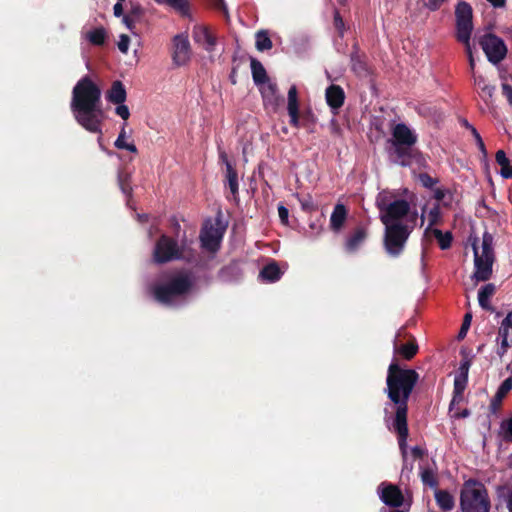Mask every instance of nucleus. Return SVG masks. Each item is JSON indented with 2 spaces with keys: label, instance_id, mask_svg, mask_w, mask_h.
<instances>
[{
  "label": "nucleus",
  "instance_id": "33",
  "mask_svg": "<svg viewBox=\"0 0 512 512\" xmlns=\"http://www.w3.org/2000/svg\"><path fill=\"white\" fill-rule=\"evenodd\" d=\"M226 180L228 187L230 189V192L234 196V198L238 195L239 190V184H238V174L236 169L233 167L232 164L227 163V169H226Z\"/></svg>",
  "mask_w": 512,
  "mask_h": 512
},
{
  "label": "nucleus",
  "instance_id": "40",
  "mask_svg": "<svg viewBox=\"0 0 512 512\" xmlns=\"http://www.w3.org/2000/svg\"><path fill=\"white\" fill-rule=\"evenodd\" d=\"M315 124L316 117L310 109L300 113V127L306 128L309 132H314Z\"/></svg>",
  "mask_w": 512,
  "mask_h": 512
},
{
  "label": "nucleus",
  "instance_id": "42",
  "mask_svg": "<svg viewBox=\"0 0 512 512\" xmlns=\"http://www.w3.org/2000/svg\"><path fill=\"white\" fill-rule=\"evenodd\" d=\"M441 220V209L440 205L437 203L435 204L429 211L428 214V221L429 226L427 229H430L432 226L437 225ZM428 230H426L427 232Z\"/></svg>",
  "mask_w": 512,
  "mask_h": 512
},
{
  "label": "nucleus",
  "instance_id": "13",
  "mask_svg": "<svg viewBox=\"0 0 512 512\" xmlns=\"http://www.w3.org/2000/svg\"><path fill=\"white\" fill-rule=\"evenodd\" d=\"M191 57V47L188 36L177 34L173 38L172 60L176 66H183L188 63Z\"/></svg>",
  "mask_w": 512,
  "mask_h": 512
},
{
  "label": "nucleus",
  "instance_id": "56",
  "mask_svg": "<svg viewBox=\"0 0 512 512\" xmlns=\"http://www.w3.org/2000/svg\"><path fill=\"white\" fill-rule=\"evenodd\" d=\"M209 2L216 10L227 14V7L224 0H209Z\"/></svg>",
  "mask_w": 512,
  "mask_h": 512
},
{
  "label": "nucleus",
  "instance_id": "50",
  "mask_svg": "<svg viewBox=\"0 0 512 512\" xmlns=\"http://www.w3.org/2000/svg\"><path fill=\"white\" fill-rule=\"evenodd\" d=\"M494 91H495V87L488 85V84H484L483 87H481V92H482L481 96L485 100V102H488V100H491Z\"/></svg>",
  "mask_w": 512,
  "mask_h": 512
},
{
  "label": "nucleus",
  "instance_id": "9",
  "mask_svg": "<svg viewBox=\"0 0 512 512\" xmlns=\"http://www.w3.org/2000/svg\"><path fill=\"white\" fill-rule=\"evenodd\" d=\"M388 153L390 159L402 167H409L413 163L426 166L424 155L414 146L391 145Z\"/></svg>",
  "mask_w": 512,
  "mask_h": 512
},
{
  "label": "nucleus",
  "instance_id": "26",
  "mask_svg": "<svg viewBox=\"0 0 512 512\" xmlns=\"http://www.w3.org/2000/svg\"><path fill=\"white\" fill-rule=\"evenodd\" d=\"M250 66L252 78L256 86L264 85L266 82L270 81L266 69L259 60L254 57H250Z\"/></svg>",
  "mask_w": 512,
  "mask_h": 512
},
{
  "label": "nucleus",
  "instance_id": "18",
  "mask_svg": "<svg viewBox=\"0 0 512 512\" xmlns=\"http://www.w3.org/2000/svg\"><path fill=\"white\" fill-rule=\"evenodd\" d=\"M380 499L384 504L392 508H399L403 505L404 496L400 488L394 484H387L383 487Z\"/></svg>",
  "mask_w": 512,
  "mask_h": 512
},
{
  "label": "nucleus",
  "instance_id": "11",
  "mask_svg": "<svg viewBox=\"0 0 512 512\" xmlns=\"http://www.w3.org/2000/svg\"><path fill=\"white\" fill-rule=\"evenodd\" d=\"M456 38L459 42H467L471 38L473 30L472 7L469 3L461 1L455 8Z\"/></svg>",
  "mask_w": 512,
  "mask_h": 512
},
{
  "label": "nucleus",
  "instance_id": "1",
  "mask_svg": "<svg viewBox=\"0 0 512 512\" xmlns=\"http://www.w3.org/2000/svg\"><path fill=\"white\" fill-rule=\"evenodd\" d=\"M418 380L419 374L414 369L403 368L396 361L388 366L385 393L396 406L393 427L398 435V444L403 455L406 454L409 435L408 401Z\"/></svg>",
  "mask_w": 512,
  "mask_h": 512
},
{
  "label": "nucleus",
  "instance_id": "2",
  "mask_svg": "<svg viewBox=\"0 0 512 512\" xmlns=\"http://www.w3.org/2000/svg\"><path fill=\"white\" fill-rule=\"evenodd\" d=\"M71 111L77 123L91 133L99 134L98 142L102 149V123L104 111L101 102V89L89 76L82 77L72 90Z\"/></svg>",
  "mask_w": 512,
  "mask_h": 512
},
{
  "label": "nucleus",
  "instance_id": "3",
  "mask_svg": "<svg viewBox=\"0 0 512 512\" xmlns=\"http://www.w3.org/2000/svg\"><path fill=\"white\" fill-rule=\"evenodd\" d=\"M418 213L413 211L405 223L384 225L383 249L391 258L400 257L417 223Z\"/></svg>",
  "mask_w": 512,
  "mask_h": 512
},
{
  "label": "nucleus",
  "instance_id": "54",
  "mask_svg": "<svg viewBox=\"0 0 512 512\" xmlns=\"http://www.w3.org/2000/svg\"><path fill=\"white\" fill-rule=\"evenodd\" d=\"M447 0H428L425 3V7L429 9L430 11H436L438 10L444 2Z\"/></svg>",
  "mask_w": 512,
  "mask_h": 512
},
{
  "label": "nucleus",
  "instance_id": "43",
  "mask_svg": "<svg viewBox=\"0 0 512 512\" xmlns=\"http://www.w3.org/2000/svg\"><path fill=\"white\" fill-rule=\"evenodd\" d=\"M417 178L422 186L428 189H432L439 182L437 178L431 177L428 173H419Z\"/></svg>",
  "mask_w": 512,
  "mask_h": 512
},
{
  "label": "nucleus",
  "instance_id": "34",
  "mask_svg": "<svg viewBox=\"0 0 512 512\" xmlns=\"http://www.w3.org/2000/svg\"><path fill=\"white\" fill-rule=\"evenodd\" d=\"M117 181L122 193L125 194L128 198H131L133 191V188L131 186V174L126 171L120 170L117 175Z\"/></svg>",
  "mask_w": 512,
  "mask_h": 512
},
{
  "label": "nucleus",
  "instance_id": "21",
  "mask_svg": "<svg viewBox=\"0 0 512 512\" xmlns=\"http://www.w3.org/2000/svg\"><path fill=\"white\" fill-rule=\"evenodd\" d=\"M368 236L367 229L364 226L356 227L346 238L344 247L348 253L356 252L366 241Z\"/></svg>",
  "mask_w": 512,
  "mask_h": 512
},
{
  "label": "nucleus",
  "instance_id": "16",
  "mask_svg": "<svg viewBox=\"0 0 512 512\" xmlns=\"http://www.w3.org/2000/svg\"><path fill=\"white\" fill-rule=\"evenodd\" d=\"M391 145L414 146L417 135L404 123L396 124L392 129V138L388 140Z\"/></svg>",
  "mask_w": 512,
  "mask_h": 512
},
{
  "label": "nucleus",
  "instance_id": "57",
  "mask_svg": "<svg viewBox=\"0 0 512 512\" xmlns=\"http://www.w3.org/2000/svg\"><path fill=\"white\" fill-rule=\"evenodd\" d=\"M137 20L134 19L131 15H124L123 16V23L126 25V27L130 30V31H133L134 28H135V22Z\"/></svg>",
  "mask_w": 512,
  "mask_h": 512
},
{
  "label": "nucleus",
  "instance_id": "63",
  "mask_svg": "<svg viewBox=\"0 0 512 512\" xmlns=\"http://www.w3.org/2000/svg\"><path fill=\"white\" fill-rule=\"evenodd\" d=\"M493 7L501 8L505 5L506 0H487Z\"/></svg>",
  "mask_w": 512,
  "mask_h": 512
},
{
  "label": "nucleus",
  "instance_id": "24",
  "mask_svg": "<svg viewBox=\"0 0 512 512\" xmlns=\"http://www.w3.org/2000/svg\"><path fill=\"white\" fill-rule=\"evenodd\" d=\"M283 272L276 261H272L265 265L259 273V278L267 283H274L281 279Z\"/></svg>",
  "mask_w": 512,
  "mask_h": 512
},
{
  "label": "nucleus",
  "instance_id": "29",
  "mask_svg": "<svg viewBox=\"0 0 512 512\" xmlns=\"http://www.w3.org/2000/svg\"><path fill=\"white\" fill-rule=\"evenodd\" d=\"M347 218V210L343 204H336L330 217V226L333 231H339Z\"/></svg>",
  "mask_w": 512,
  "mask_h": 512
},
{
  "label": "nucleus",
  "instance_id": "5",
  "mask_svg": "<svg viewBox=\"0 0 512 512\" xmlns=\"http://www.w3.org/2000/svg\"><path fill=\"white\" fill-rule=\"evenodd\" d=\"M491 502L485 485L479 480H466L460 491V509L462 512H489Z\"/></svg>",
  "mask_w": 512,
  "mask_h": 512
},
{
  "label": "nucleus",
  "instance_id": "10",
  "mask_svg": "<svg viewBox=\"0 0 512 512\" xmlns=\"http://www.w3.org/2000/svg\"><path fill=\"white\" fill-rule=\"evenodd\" d=\"M478 43L492 64H499L507 54L505 42L492 33H486L478 38Z\"/></svg>",
  "mask_w": 512,
  "mask_h": 512
},
{
  "label": "nucleus",
  "instance_id": "7",
  "mask_svg": "<svg viewBox=\"0 0 512 512\" xmlns=\"http://www.w3.org/2000/svg\"><path fill=\"white\" fill-rule=\"evenodd\" d=\"M378 209L380 210V220L383 225L395 223H405L409 219L411 212L410 204L405 199H396L386 203L384 199L378 200Z\"/></svg>",
  "mask_w": 512,
  "mask_h": 512
},
{
  "label": "nucleus",
  "instance_id": "27",
  "mask_svg": "<svg viewBox=\"0 0 512 512\" xmlns=\"http://www.w3.org/2000/svg\"><path fill=\"white\" fill-rule=\"evenodd\" d=\"M434 497L436 504L442 511L449 512L454 509L455 499L453 495L447 490L436 489L434 492Z\"/></svg>",
  "mask_w": 512,
  "mask_h": 512
},
{
  "label": "nucleus",
  "instance_id": "53",
  "mask_svg": "<svg viewBox=\"0 0 512 512\" xmlns=\"http://www.w3.org/2000/svg\"><path fill=\"white\" fill-rule=\"evenodd\" d=\"M125 126H126V124L123 125V127H122V129H121V131H120V133H119V135L117 137V139L114 142V146L117 149L122 148L125 145V143H126V141H125V137H126Z\"/></svg>",
  "mask_w": 512,
  "mask_h": 512
},
{
  "label": "nucleus",
  "instance_id": "28",
  "mask_svg": "<svg viewBox=\"0 0 512 512\" xmlns=\"http://www.w3.org/2000/svg\"><path fill=\"white\" fill-rule=\"evenodd\" d=\"M498 438L500 440V448L508 449L509 444L512 442V416L507 417L501 423Z\"/></svg>",
  "mask_w": 512,
  "mask_h": 512
},
{
  "label": "nucleus",
  "instance_id": "37",
  "mask_svg": "<svg viewBox=\"0 0 512 512\" xmlns=\"http://www.w3.org/2000/svg\"><path fill=\"white\" fill-rule=\"evenodd\" d=\"M164 2L180 15L184 17L190 15V5L188 0H164Z\"/></svg>",
  "mask_w": 512,
  "mask_h": 512
},
{
  "label": "nucleus",
  "instance_id": "23",
  "mask_svg": "<svg viewBox=\"0 0 512 512\" xmlns=\"http://www.w3.org/2000/svg\"><path fill=\"white\" fill-rule=\"evenodd\" d=\"M512 390V375L507 377L502 384L499 386L496 394L491 400L490 403V412L492 414H497L502 406L503 399L507 396V394Z\"/></svg>",
  "mask_w": 512,
  "mask_h": 512
},
{
  "label": "nucleus",
  "instance_id": "64",
  "mask_svg": "<svg viewBox=\"0 0 512 512\" xmlns=\"http://www.w3.org/2000/svg\"><path fill=\"white\" fill-rule=\"evenodd\" d=\"M506 507L509 512H512V491H508L506 495Z\"/></svg>",
  "mask_w": 512,
  "mask_h": 512
},
{
  "label": "nucleus",
  "instance_id": "25",
  "mask_svg": "<svg viewBox=\"0 0 512 512\" xmlns=\"http://www.w3.org/2000/svg\"><path fill=\"white\" fill-rule=\"evenodd\" d=\"M127 97L126 89L124 84L116 80L112 83L110 89L107 91L106 98L113 104H122L125 102Z\"/></svg>",
  "mask_w": 512,
  "mask_h": 512
},
{
  "label": "nucleus",
  "instance_id": "58",
  "mask_svg": "<svg viewBox=\"0 0 512 512\" xmlns=\"http://www.w3.org/2000/svg\"><path fill=\"white\" fill-rule=\"evenodd\" d=\"M411 453H412V456L416 459H421L425 455V451L419 446L413 447L411 449Z\"/></svg>",
  "mask_w": 512,
  "mask_h": 512
},
{
  "label": "nucleus",
  "instance_id": "49",
  "mask_svg": "<svg viewBox=\"0 0 512 512\" xmlns=\"http://www.w3.org/2000/svg\"><path fill=\"white\" fill-rule=\"evenodd\" d=\"M129 44H130V38L128 35L126 34H121L120 35V39L118 41V49L122 52V53H127L128 52V48H129Z\"/></svg>",
  "mask_w": 512,
  "mask_h": 512
},
{
  "label": "nucleus",
  "instance_id": "38",
  "mask_svg": "<svg viewBox=\"0 0 512 512\" xmlns=\"http://www.w3.org/2000/svg\"><path fill=\"white\" fill-rule=\"evenodd\" d=\"M106 31L103 27L96 28L87 34V39L93 45L101 46L106 40Z\"/></svg>",
  "mask_w": 512,
  "mask_h": 512
},
{
  "label": "nucleus",
  "instance_id": "15",
  "mask_svg": "<svg viewBox=\"0 0 512 512\" xmlns=\"http://www.w3.org/2000/svg\"><path fill=\"white\" fill-rule=\"evenodd\" d=\"M351 70L359 78H366L371 74V69L367 63V56L361 52L357 43L352 46L350 54Z\"/></svg>",
  "mask_w": 512,
  "mask_h": 512
},
{
  "label": "nucleus",
  "instance_id": "35",
  "mask_svg": "<svg viewBox=\"0 0 512 512\" xmlns=\"http://www.w3.org/2000/svg\"><path fill=\"white\" fill-rule=\"evenodd\" d=\"M432 234L437 239L439 247L442 250H447L452 245L453 236L450 231L443 233L440 229H432Z\"/></svg>",
  "mask_w": 512,
  "mask_h": 512
},
{
  "label": "nucleus",
  "instance_id": "14",
  "mask_svg": "<svg viewBox=\"0 0 512 512\" xmlns=\"http://www.w3.org/2000/svg\"><path fill=\"white\" fill-rule=\"evenodd\" d=\"M512 329V311H509L502 320L496 337L495 353L502 358L509 350V331Z\"/></svg>",
  "mask_w": 512,
  "mask_h": 512
},
{
  "label": "nucleus",
  "instance_id": "46",
  "mask_svg": "<svg viewBox=\"0 0 512 512\" xmlns=\"http://www.w3.org/2000/svg\"><path fill=\"white\" fill-rule=\"evenodd\" d=\"M334 27L338 31L339 35L342 37L345 31V23L343 18L340 15L338 10L334 11V19H333Z\"/></svg>",
  "mask_w": 512,
  "mask_h": 512
},
{
  "label": "nucleus",
  "instance_id": "8",
  "mask_svg": "<svg viewBox=\"0 0 512 512\" xmlns=\"http://www.w3.org/2000/svg\"><path fill=\"white\" fill-rule=\"evenodd\" d=\"M181 259H183V253L177 240L165 234L161 235L155 243L153 261L157 264H165Z\"/></svg>",
  "mask_w": 512,
  "mask_h": 512
},
{
  "label": "nucleus",
  "instance_id": "59",
  "mask_svg": "<svg viewBox=\"0 0 512 512\" xmlns=\"http://www.w3.org/2000/svg\"><path fill=\"white\" fill-rule=\"evenodd\" d=\"M446 195V191L442 188H436L434 190V195L433 197L437 200V201H442L444 199Z\"/></svg>",
  "mask_w": 512,
  "mask_h": 512
},
{
  "label": "nucleus",
  "instance_id": "31",
  "mask_svg": "<svg viewBox=\"0 0 512 512\" xmlns=\"http://www.w3.org/2000/svg\"><path fill=\"white\" fill-rule=\"evenodd\" d=\"M495 293V286L492 283L486 284L479 290L478 301L479 305L488 311H493L492 306L489 303V299Z\"/></svg>",
  "mask_w": 512,
  "mask_h": 512
},
{
  "label": "nucleus",
  "instance_id": "20",
  "mask_svg": "<svg viewBox=\"0 0 512 512\" xmlns=\"http://www.w3.org/2000/svg\"><path fill=\"white\" fill-rule=\"evenodd\" d=\"M265 106L276 109L282 98L278 94V86L275 82L268 81L264 85L258 86Z\"/></svg>",
  "mask_w": 512,
  "mask_h": 512
},
{
  "label": "nucleus",
  "instance_id": "60",
  "mask_svg": "<svg viewBox=\"0 0 512 512\" xmlns=\"http://www.w3.org/2000/svg\"><path fill=\"white\" fill-rule=\"evenodd\" d=\"M463 398H464V394H458V393L453 391V397H452V400H451V403H450V408L453 405L459 404L460 402H462Z\"/></svg>",
  "mask_w": 512,
  "mask_h": 512
},
{
  "label": "nucleus",
  "instance_id": "30",
  "mask_svg": "<svg viewBox=\"0 0 512 512\" xmlns=\"http://www.w3.org/2000/svg\"><path fill=\"white\" fill-rule=\"evenodd\" d=\"M418 344L415 338H412L409 342L405 344L398 345L396 342L394 343V351L401 355L405 360H411L418 352Z\"/></svg>",
  "mask_w": 512,
  "mask_h": 512
},
{
  "label": "nucleus",
  "instance_id": "61",
  "mask_svg": "<svg viewBox=\"0 0 512 512\" xmlns=\"http://www.w3.org/2000/svg\"><path fill=\"white\" fill-rule=\"evenodd\" d=\"M121 2L122 1H118L113 7V12L116 17H120L123 15V6Z\"/></svg>",
  "mask_w": 512,
  "mask_h": 512
},
{
  "label": "nucleus",
  "instance_id": "55",
  "mask_svg": "<svg viewBox=\"0 0 512 512\" xmlns=\"http://www.w3.org/2000/svg\"><path fill=\"white\" fill-rule=\"evenodd\" d=\"M278 215L283 224L288 223L289 211L285 206H283V205L278 206Z\"/></svg>",
  "mask_w": 512,
  "mask_h": 512
},
{
  "label": "nucleus",
  "instance_id": "22",
  "mask_svg": "<svg viewBox=\"0 0 512 512\" xmlns=\"http://www.w3.org/2000/svg\"><path fill=\"white\" fill-rule=\"evenodd\" d=\"M325 98L328 106L337 111L340 109L345 101V92L343 88L336 84H331L327 87L325 92Z\"/></svg>",
  "mask_w": 512,
  "mask_h": 512
},
{
  "label": "nucleus",
  "instance_id": "48",
  "mask_svg": "<svg viewBox=\"0 0 512 512\" xmlns=\"http://www.w3.org/2000/svg\"><path fill=\"white\" fill-rule=\"evenodd\" d=\"M471 133L474 136V138L476 140V144H477L479 150L481 151L483 157L486 158L487 150H486V147H485L482 137L480 136V134L478 133V131L476 130L475 127H471Z\"/></svg>",
  "mask_w": 512,
  "mask_h": 512
},
{
  "label": "nucleus",
  "instance_id": "36",
  "mask_svg": "<svg viewBox=\"0 0 512 512\" xmlns=\"http://www.w3.org/2000/svg\"><path fill=\"white\" fill-rule=\"evenodd\" d=\"M499 77L502 80V93L506 97L508 103L512 105V86L508 81L510 75L507 74L506 69H504L502 66L499 67Z\"/></svg>",
  "mask_w": 512,
  "mask_h": 512
},
{
  "label": "nucleus",
  "instance_id": "47",
  "mask_svg": "<svg viewBox=\"0 0 512 512\" xmlns=\"http://www.w3.org/2000/svg\"><path fill=\"white\" fill-rule=\"evenodd\" d=\"M468 379L462 378V377H456L454 378V387L453 391L458 394H464V391L467 386Z\"/></svg>",
  "mask_w": 512,
  "mask_h": 512
},
{
  "label": "nucleus",
  "instance_id": "17",
  "mask_svg": "<svg viewBox=\"0 0 512 512\" xmlns=\"http://www.w3.org/2000/svg\"><path fill=\"white\" fill-rule=\"evenodd\" d=\"M192 37L195 43L202 46L207 52L215 49L217 39L207 26L196 25L193 27Z\"/></svg>",
  "mask_w": 512,
  "mask_h": 512
},
{
  "label": "nucleus",
  "instance_id": "45",
  "mask_svg": "<svg viewBox=\"0 0 512 512\" xmlns=\"http://www.w3.org/2000/svg\"><path fill=\"white\" fill-rule=\"evenodd\" d=\"M471 320H472V315L470 313L465 314L461 328L458 332V339H463L466 337L467 332L471 325Z\"/></svg>",
  "mask_w": 512,
  "mask_h": 512
},
{
  "label": "nucleus",
  "instance_id": "39",
  "mask_svg": "<svg viewBox=\"0 0 512 512\" xmlns=\"http://www.w3.org/2000/svg\"><path fill=\"white\" fill-rule=\"evenodd\" d=\"M420 477L424 485L429 486L430 488H433L435 490L438 489V478L432 469L426 468L422 470L420 473Z\"/></svg>",
  "mask_w": 512,
  "mask_h": 512
},
{
  "label": "nucleus",
  "instance_id": "62",
  "mask_svg": "<svg viewBox=\"0 0 512 512\" xmlns=\"http://www.w3.org/2000/svg\"><path fill=\"white\" fill-rule=\"evenodd\" d=\"M121 149H125L131 153H138V149L137 147L133 144V143H125V145L121 148Z\"/></svg>",
  "mask_w": 512,
  "mask_h": 512
},
{
  "label": "nucleus",
  "instance_id": "6",
  "mask_svg": "<svg viewBox=\"0 0 512 512\" xmlns=\"http://www.w3.org/2000/svg\"><path fill=\"white\" fill-rule=\"evenodd\" d=\"M477 239L472 243L474 252L475 271L473 277L477 281H487L492 275V265L494 261L493 236L485 232L482 237L481 252L477 245Z\"/></svg>",
  "mask_w": 512,
  "mask_h": 512
},
{
  "label": "nucleus",
  "instance_id": "32",
  "mask_svg": "<svg viewBox=\"0 0 512 512\" xmlns=\"http://www.w3.org/2000/svg\"><path fill=\"white\" fill-rule=\"evenodd\" d=\"M496 162L501 166L500 174L502 177L509 179L512 178V166L510 160L506 156L504 150H498L495 155Z\"/></svg>",
  "mask_w": 512,
  "mask_h": 512
},
{
  "label": "nucleus",
  "instance_id": "12",
  "mask_svg": "<svg viewBox=\"0 0 512 512\" xmlns=\"http://www.w3.org/2000/svg\"><path fill=\"white\" fill-rule=\"evenodd\" d=\"M224 232L225 227L220 226V221L217 226L211 223L205 224L200 232L202 246L210 252H216L220 247Z\"/></svg>",
  "mask_w": 512,
  "mask_h": 512
},
{
  "label": "nucleus",
  "instance_id": "51",
  "mask_svg": "<svg viewBox=\"0 0 512 512\" xmlns=\"http://www.w3.org/2000/svg\"><path fill=\"white\" fill-rule=\"evenodd\" d=\"M117 107L115 109V113L120 116L123 120H127L130 117L129 108L122 104H116Z\"/></svg>",
  "mask_w": 512,
  "mask_h": 512
},
{
  "label": "nucleus",
  "instance_id": "4",
  "mask_svg": "<svg viewBox=\"0 0 512 512\" xmlns=\"http://www.w3.org/2000/svg\"><path fill=\"white\" fill-rule=\"evenodd\" d=\"M193 279L187 272H180L163 283L154 284L150 291L155 301L172 305L175 299L187 295L193 287Z\"/></svg>",
  "mask_w": 512,
  "mask_h": 512
},
{
  "label": "nucleus",
  "instance_id": "19",
  "mask_svg": "<svg viewBox=\"0 0 512 512\" xmlns=\"http://www.w3.org/2000/svg\"><path fill=\"white\" fill-rule=\"evenodd\" d=\"M287 111L290 117V125L294 128H300L298 91L295 85H292L288 90Z\"/></svg>",
  "mask_w": 512,
  "mask_h": 512
},
{
  "label": "nucleus",
  "instance_id": "44",
  "mask_svg": "<svg viewBox=\"0 0 512 512\" xmlns=\"http://www.w3.org/2000/svg\"><path fill=\"white\" fill-rule=\"evenodd\" d=\"M471 366V359L468 358L467 355L463 357V359L460 362V366L458 369V373L456 377H462L468 379V372Z\"/></svg>",
  "mask_w": 512,
  "mask_h": 512
},
{
  "label": "nucleus",
  "instance_id": "41",
  "mask_svg": "<svg viewBox=\"0 0 512 512\" xmlns=\"http://www.w3.org/2000/svg\"><path fill=\"white\" fill-rule=\"evenodd\" d=\"M273 46L272 41L266 31H259L256 34V48L259 51L271 49Z\"/></svg>",
  "mask_w": 512,
  "mask_h": 512
},
{
  "label": "nucleus",
  "instance_id": "52",
  "mask_svg": "<svg viewBox=\"0 0 512 512\" xmlns=\"http://www.w3.org/2000/svg\"><path fill=\"white\" fill-rule=\"evenodd\" d=\"M144 13L143 8L140 5H132L128 14L131 15L134 19L139 20Z\"/></svg>",
  "mask_w": 512,
  "mask_h": 512
}]
</instances>
